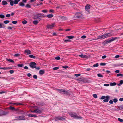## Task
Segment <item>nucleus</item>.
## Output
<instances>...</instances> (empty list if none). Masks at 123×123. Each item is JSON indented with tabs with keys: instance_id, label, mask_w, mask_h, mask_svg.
Returning <instances> with one entry per match:
<instances>
[{
	"instance_id": "f257e3e1",
	"label": "nucleus",
	"mask_w": 123,
	"mask_h": 123,
	"mask_svg": "<svg viewBox=\"0 0 123 123\" xmlns=\"http://www.w3.org/2000/svg\"><path fill=\"white\" fill-rule=\"evenodd\" d=\"M113 35V34L110 33H108L104 34L103 35H100L97 37L95 39V40H97L100 39H104L108 37H109Z\"/></svg>"
},
{
	"instance_id": "f03ea898",
	"label": "nucleus",
	"mask_w": 123,
	"mask_h": 123,
	"mask_svg": "<svg viewBox=\"0 0 123 123\" xmlns=\"http://www.w3.org/2000/svg\"><path fill=\"white\" fill-rule=\"evenodd\" d=\"M69 115L73 118L76 119H82V117L80 116H78L74 112L70 113L69 114Z\"/></svg>"
},
{
	"instance_id": "7ed1b4c3",
	"label": "nucleus",
	"mask_w": 123,
	"mask_h": 123,
	"mask_svg": "<svg viewBox=\"0 0 123 123\" xmlns=\"http://www.w3.org/2000/svg\"><path fill=\"white\" fill-rule=\"evenodd\" d=\"M118 38L117 37H112L109 39H108L105 40L103 42V43L104 45L106 44L111 42L113 41Z\"/></svg>"
},
{
	"instance_id": "20e7f679",
	"label": "nucleus",
	"mask_w": 123,
	"mask_h": 123,
	"mask_svg": "<svg viewBox=\"0 0 123 123\" xmlns=\"http://www.w3.org/2000/svg\"><path fill=\"white\" fill-rule=\"evenodd\" d=\"M15 118H16L14 120H25L26 118L25 117L24 115H21L18 116L16 117Z\"/></svg>"
},
{
	"instance_id": "39448f33",
	"label": "nucleus",
	"mask_w": 123,
	"mask_h": 123,
	"mask_svg": "<svg viewBox=\"0 0 123 123\" xmlns=\"http://www.w3.org/2000/svg\"><path fill=\"white\" fill-rule=\"evenodd\" d=\"M41 16L46 17L44 15H42V14L40 13H37L34 16V19H38Z\"/></svg>"
},
{
	"instance_id": "423d86ee",
	"label": "nucleus",
	"mask_w": 123,
	"mask_h": 123,
	"mask_svg": "<svg viewBox=\"0 0 123 123\" xmlns=\"http://www.w3.org/2000/svg\"><path fill=\"white\" fill-rule=\"evenodd\" d=\"M36 64L34 62H32L30 63L29 66L31 68H34L36 67Z\"/></svg>"
},
{
	"instance_id": "0eeeda50",
	"label": "nucleus",
	"mask_w": 123,
	"mask_h": 123,
	"mask_svg": "<svg viewBox=\"0 0 123 123\" xmlns=\"http://www.w3.org/2000/svg\"><path fill=\"white\" fill-rule=\"evenodd\" d=\"M55 24L53 23L51 25H48L47 26V28L49 29H51L53 28L55 26Z\"/></svg>"
},
{
	"instance_id": "6e6552de",
	"label": "nucleus",
	"mask_w": 123,
	"mask_h": 123,
	"mask_svg": "<svg viewBox=\"0 0 123 123\" xmlns=\"http://www.w3.org/2000/svg\"><path fill=\"white\" fill-rule=\"evenodd\" d=\"M90 7V6L89 5L87 4L85 6V10L86 11H87V12H89Z\"/></svg>"
},
{
	"instance_id": "1a4fd4ad",
	"label": "nucleus",
	"mask_w": 123,
	"mask_h": 123,
	"mask_svg": "<svg viewBox=\"0 0 123 123\" xmlns=\"http://www.w3.org/2000/svg\"><path fill=\"white\" fill-rule=\"evenodd\" d=\"M65 120V119L64 118L59 116L56 117L55 118V121H57V120Z\"/></svg>"
},
{
	"instance_id": "9d476101",
	"label": "nucleus",
	"mask_w": 123,
	"mask_h": 123,
	"mask_svg": "<svg viewBox=\"0 0 123 123\" xmlns=\"http://www.w3.org/2000/svg\"><path fill=\"white\" fill-rule=\"evenodd\" d=\"M77 80L78 82H85V79L84 78H80L77 79Z\"/></svg>"
},
{
	"instance_id": "9b49d317",
	"label": "nucleus",
	"mask_w": 123,
	"mask_h": 123,
	"mask_svg": "<svg viewBox=\"0 0 123 123\" xmlns=\"http://www.w3.org/2000/svg\"><path fill=\"white\" fill-rule=\"evenodd\" d=\"M35 113L36 114H40L42 112V111L38 108L35 109Z\"/></svg>"
},
{
	"instance_id": "f8f14e48",
	"label": "nucleus",
	"mask_w": 123,
	"mask_h": 123,
	"mask_svg": "<svg viewBox=\"0 0 123 123\" xmlns=\"http://www.w3.org/2000/svg\"><path fill=\"white\" fill-rule=\"evenodd\" d=\"M79 56L80 57L86 59L88 57L87 55L83 54L79 55Z\"/></svg>"
},
{
	"instance_id": "ddd939ff",
	"label": "nucleus",
	"mask_w": 123,
	"mask_h": 123,
	"mask_svg": "<svg viewBox=\"0 0 123 123\" xmlns=\"http://www.w3.org/2000/svg\"><path fill=\"white\" fill-rule=\"evenodd\" d=\"M110 97L108 96H107L105 98L106 99H104L103 100V101L105 102H108L109 99H110Z\"/></svg>"
},
{
	"instance_id": "4468645a",
	"label": "nucleus",
	"mask_w": 123,
	"mask_h": 123,
	"mask_svg": "<svg viewBox=\"0 0 123 123\" xmlns=\"http://www.w3.org/2000/svg\"><path fill=\"white\" fill-rule=\"evenodd\" d=\"M18 113L20 115H24L25 113V112L22 110H21L18 112Z\"/></svg>"
},
{
	"instance_id": "2eb2a0df",
	"label": "nucleus",
	"mask_w": 123,
	"mask_h": 123,
	"mask_svg": "<svg viewBox=\"0 0 123 123\" xmlns=\"http://www.w3.org/2000/svg\"><path fill=\"white\" fill-rule=\"evenodd\" d=\"M24 53L27 55H28L31 53V51L29 50H26L24 51Z\"/></svg>"
},
{
	"instance_id": "dca6fc26",
	"label": "nucleus",
	"mask_w": 123,
	"mask_h": 123,
	"mask_svg": "<svg viewBox=\"0 0 123 123\" xmlns=\"http://www.w3.org/2000/svg\"><path fill=\"white\" fill-rule=\"evenodd\" d=\"M28 116L31 117H37V116L32 114H29L27 115Z\"/></svg>"
},
{
	"instance_id": "f3484780",
	"label": "nucleus",
	"mask_w": 123,
	"mask_h": 123,
	"mask_svg": "<svg viewBox=\"0 0 123 123\" xmlns=\"http://www.w3.org/2000/svg\"><path fill=\"white\" fill-rule=\"evenodd\" d=\"M45 72V71L43 70H40L39 72L40 74L42 75Z\"/></svg>"
},
{
	"instance_id": "a211bd4d",
	"label": "nucleus",
	"mask_w": 123,
	"mask_h": 123,
	"mask_svg": "<svg viewBox=\"0 0 123 123\" xmlns=\"http://www.w3.org/2000/svg\"><path fill=\"white\" fill-rule=\"evenodd\" d=\"M13 0H9L10 5L11 6H13L14 5V1H13Z\"/></svg>"
},
{
	"instance_id": "6ab92c4d",
	"label": "nucleus",
	"mask_w": 123,
	"mask_h": 123,
	"mask_svg": "<svg viewBox=\"0 0 123 123\" xmlns=\"http://www.w3.org/2000/svg\"><path fill=\"white\" fill-rule=\"evenodd\" d=\"M9 109L10 110L12 111H15L16 110V108H15L12 106H10L9 107Z\"/></svg>"
},
{
	"instance_id": "aec40b11",
	"label": "nucleus",
	"mask_w": 123,
	"mask_h": 123,
	"mask_svg": "<svg viewBox=\"0 0 123 123\" xmlns=\"http://www.w3.org/2000/svg\"><path fill=\"white\" fill-rule=\"evenodd\" d=\"M63 92L64 93V94H69V92L67 90H65L64 89L63 91Z\"/></svg>"
},
{
	"instance_id": "412c9836",
	"label": "nucleus",
	"mask_w": 123,
	"mask_h": 123,
	"mask_svg": "<svg viewBox=\"0 0 123 123\" xmlns=\"http://www.w3.org/2000/svg\"><path fill=\"white\" fill-rule=\"evenodd\" d=\"M64 89H57V91L58 92H59L60 93H62V92H63V91Z\"/></svg>"
},
{
	"instance_id": "4be33fe9",
	"label": "nucleus",
	"mask_w": 123,
	"mask_h": 123,
	"mask_svg": "<svg viewBox=\"0 0 123 123\" xmlns=\"http://www.w3.org/2000/svg\"><path fill=\"white\" fill-rule=\"evenodd\" d=\"M10 104H13L14 105H21L22 104L20 103H12V102H11L10 103Z\"/></svg>"
},
{
	"instance_id": "5701e85b",
	"label": "nucleus",
	"mask_w": 123,
	"mask_h": 123,
	"mask_svg": "<svg viewBox=\"0 0 123 123\" xmlns=\"http://www.w3.org/2000/svg\"><path fill=\"white\" fill-rule=\"evenodd\" d=\"M45 16L48 18H51L53 17V15L52 14H49Z\"/></svg>"
},
{
	"instance_id": "b1692460",
	"label": "nucleus",
	"mask_w": 123,
	"mask_h": 123,
	"mask_svg": "<svg viewBox=\"0 0 123 123\" xmlns=\"http://www.w3.org/2000/svg\"><path fill=\"white\" fill-rule=\"evenodd\" d=\"M75 16V17L78 18H81L82 17V16L81 15H77L76 14Z\"/></svg>"
},
{
	"instance_id": "393cba45",
	"label": "nucleus",
	"mask_w": 123,
	"mask_h": 123,
	"mask_svg": "<svg viewBox=\"0 0 123 123\" xmlns=\"http://www.w3.org/2000/svg\"><path fill=\"white\" fill-rule=\"evenodd\" d=\"M2 4L3 5H5L7 4V3L5 1H3L2 2Z\"/></svg>"
},
{
	"instance_id": "a878e982",
	"label": "nucleus",
	"mask_w": 123,
	"mask_h": 123,
	"mask_svg": "<svg viewBox=\"0 0 123 123\" xmlns=\"http://www.w3.org/2000/svg\"><path fill=\"white\" fill-rule=\"evenodd\" d=\"M20 1V0H15L14 1V3L15 4H17Z\"/></svg>"
},
{
	"instance_id": "bb28decb",
	"label": "nucleus",
	"mask_w": 123,
	"mask_h": 123,
	"mask_svg": "<svg viewBox=\"0 0 123 123\" xmlns=\"http://www.w3.org/2000/svg\"><path fill=\"white\" fill-rule=\"evenodd\" d=\"M110 85L111 86H113L116 85V83L115 82L111 83Z\"/></svg>"
},
{
	"instance_id": "cd10ccee",
	"label": "nucleus",
	"mask_w": 123,
	"mask_h": 123,
	"mask_svg": "<svg viewBox=\"0 0 123 123\" xmlns=\"http://www.w3.org/2000/svg\"><path fill=\"white\" fill-rule=\"evenodd\" d=\"M7 60L11 62H12L13 63H14V61L10 59H7Z\"/></svg>"
},
{
	"instance_id": "c85d7f7f",
	"label": "nucleus",
	"mask_w": 123,
	"mask_h": 123,
	"mask_svg": "<svg viewBox=\"0 0 123 123\" xmlns=\"http://www.w3.org/2000/svg\"><path fill=\"white\" fill-rule=\"evenodd\" d=\"M20 6L23 7L25 6V4L22 2H20L19 4Z\"/></svg>"
},
{
	"instance_id": "c756f323",
	"label": "nucleus",
	"mask_w": 123,
	"mask_h": 123,
	"mask_svg": "<svg viewBox=\"0 0 123 123\" xmlns=\"http://www.w3.org/2000/svg\"><path fill=\"white\" fill-rule=\"evenodd\" d=\"M68 38L70 39L73 38H74V37L72 36H68L67 37Z\"/></svg>"
},
{
	"instance_id": "7c9ffc66",
	"label": "nucleus",
	"mask_w": 123,
	"mask_h": 123,
	"mask_svg": "<svg viewBox=\"0 0 123 123\" xmlns=\"http://www.w3.org/2000/svg\"><path fill=\"white\" fill-rule=\"evenodd\" d=\"M29 56L31 58H33V59H35V56L33 55H29Z\"/></svg>"
},
{
	"instance_id": "2f4dec72",
	"label": "nucleus",
	"mask_w": 123,
	"mask_h": 123,
	"mask_svg": "<svg viewBox=\"0 0 123 123\" xmlns=\"http://www.w3.org/2000/svg\"><path fill=\"white\" fill-rule=\"evenodd\" d=\"M5 27V25L2 24L0 23V28H4Z\"/></svg>"
},
{
	"instance_id": "473e14b6",
	"label": "nucleus",
	"mask_w": 123,
	"mask_h": 123,
	"mask_svg": "<svg viewBox=\"0 0 123 123\" xmlns=\"http://www.w3.org/2000/svg\"><path fill=\"white\" fill-rule=\"evenodd\" d=\"M33 23L35 25H36L38 23V21L37 20H34L33 22Z\"/></svg>"
},
{
	"instance_id": "72a5a7b5",
	"label": "nucleus",
	"mask_w": 123,
	"mask_h": 123,
	"mask_svg": "<svg viewBox=\"0 0 123 123\" xmlns=\"http://www.w3.org/2000/svg\"><path fill=\"white\" fill-rule=\"evenodd\" d=\"M20 55V54L19 53H17L15 54L14 55L16 57H18Z\"/></svg>"
},
{
	"instance_id": "f704fd0d",
	"label": "nucleus",
	"mask_w": 123,
	"mask_h": 123,
	"mask_svg": "<svg viewBox=\"0 0 123 123\" xmlns=\"http://www.w3.org/2000/svg\"><path fill=\"white\" fill-rule=\"evenodd\" d=\"M97 76L100 77H103V76L102 75V74L100 73L98 74H97Z\"/></svg>"
},
{
	"instance_id": "c9c22d12",
	"label": "nucleus",
	"mask_w": 123,
	"mask_h": 123,
	"mask_svg": "<svg viewBox=\"0 0 123 123\" xmlns=\"http://www.w3.org/2000/svg\"><path fill=\"white\" fill-rule=\"evenodd\" d=\"M18 67H22L23 66V65L22 64H19L17 65Z\"/></svg>"
},
{
	"instance_id": "e433bc0d",
	"label": "nucleus",
	"mask_w": 123,
	"mask_h": 123,
	"mask_svg": "<svg viewBox=\"0 0 123 123\" xmlns=\"http://www.w3.org/2000/svg\"><path fill=\"white\" fill-rule=\"evenodd\" d=\"M42 12L44 13H47V10H42Z\"/></svg>"
},
{
	"instance_id": "4c0bfd02",
	"label": "nucleus",
	"mask_w": 123,
	"mask_h": 123,
	"mask_svg": "<svg viewBox=\"0 0 123 123\" xmlns=\"http://www.w3.org/2000/svg\"><path fill=\"white\" fill-rule=\"evenodd\" d=\"M99 66V64L98 63H97L96 64H94L93 65V67H97L98 66Z\"/></svg>"
},
{
	"instance_id": "58836bf2",
	"label": "nucleus",
	"mask_w": 123,
	"mask_h": 123,
	"mask_svg": "<svg viewBox=\"0 0 123 123\" xmlns=\"http://www.w3.org/2000/svg\"><path fill=\"white\" fill-rule=\"evenodd\" d=\"M8 112L6 111H3L2 113V114L3 115H6L8 113Z\"/></svg>"
},
{
	"instance_id": "ea45409f",
	"label": "nucleus",
	"mask_w": 123,
	"mask_h": 123,
	"mask_svg": "<svg viewBox=\"0 0 123 123\" xmlns=\"http://www.w3.org/2000/svg\"><path fill=\"white\" fill-rule=\"evenodd\" d=\"M26 7L27 8H31V6L29 4H27L26 6Z\"/></svg>"
},
{
	"instance_id": "a19ab883",
	"label": "nucleus",
	"mask_w": 123,
	"mask_h": 123,
	"mask_svg": "<svg viewBox=\"0 0 123 123\" xmlns=\"http://www.w3.org/2000/svg\"><path fill=\"white\" fill-rule=\"evenodd\" d=\"M117 77H119V76L123 77V74H117Z\"/></svg>"
},
{
	"instance_id": "79ce46f5",
	"label": "nucleus",
	"mask_w": 123,
	"mask_h": 123,
	"mask_svg": "<svg viewBox=\"0 0 123 123\" xmlns=\"http://www.w3.org/2000/svg\"><path fill=\"white\" fill-rule=\"evenodd\" d=\"M62 68H63L66 69L68 68V66L67 65L64 66H62Z\"/></svg>"
},
{
	"instance_id": "37998d69",
	"label": "nucleus",
	"mask_w": 123,
	"mask_h": 123,
	"mask_svg": "<svg viewBox=\"0 0 123 123\" xmlns=\"http://www.w3.org/2000/svg\"><path fill=\"white\" fill-rule=\"evenodd\" d=\"M118 101V100L116 98H114V99H113V102L115 103L117 102Z\"/></svg>"
},
{
	"instance_id": "c03bdc74",
	"label": "nucleus",
	"mask_w": 123,
	"mask_h": 123,
	"mask_svg": "<svg viewBox=\"0 0 123 123\" xmlns=\"http://www.w3.org/2000/svg\"><path fill=\"white\" fill-rule=\"evenodd\" d=\"M27 22V21L25 20H24L22 22V23L23 24H26Z\"/></svg>"
},
{
	"instance_id": "a18cd8bd",
	"label": "nucleus",
	"mask_w": 123,
	"mask_h": 123,
	"mask_svg": "<svg viewBox=\"0 0 123 123\" xmlns=\"http://www.w3.org/2000/svg\"><path fill=\"white\" fill-rule=\"evenodd\" d=\"M20 109H19L18 108H17L16 109V110H15L16 111V112L17 113H18V112L19 111Z\"/></svg>"
},
{
	"instance_id": "49530a36",
	"label": "nucleus",
	"mask_w": 123,
	"mask_h": 123,
	"mask_svg": "<svg viewBox=\"0 0 123 123\" xmlns=\"http://www.w3.org/2000/svg\"><path fill=\"white\" fill-rule=\"evenodd\" d=\"M10 22L9 20H5L4 21V23L5 24H6Z\"/></svg>"
},
{
	"instance_id": "de8ad7c7",
	"label": "nucleus",
	"mask_w": 123,
	"mask_h": 123,
	"mask_svg": "<svg viewBox=\"0 0 123 123\" xmlns=\"http://www.w3.org/2000/svg\"><path fill=\"white\" fill-rule=\"evenodd\" d=\"M1 69H3L4 70H6L7 69H9L7 67H1Z\"/></svg>"
},
{
	"instance_id": "09e8293b",
	"label": "nucleus",
	"mask_w": 123,
	"mask_h": 123,
	"mask_svg": "<svg viewBox=\"0 0 123 123\" xmlns=\"http://www.w3.org/2000/svg\"><path fill=\"white\" fill-rule=\"evenodd\" d=\"M106 97V96H103L101 97V98H100V99H103L105 98Z\"/></svg>"
},
{
	"instance_id": "8fccbe9b",
	"label": "nucleus",
	"mask_w": 123,
	"mask_h": 123,
	"mask_svg": "<svg viewBox=\"0 0 123 123\" xmlns=\"http://www.w3.org/2000/svg\"><path fill=\"white\" fill-rule=\"evenodd\" d=\"M55 59L57 60H59L60 59V57L59 56H57L55 57Z\"/></svg>"
},
{
	"instance_id": "3c124183",
	"label": "nucleus",
	"mask_w": 123,
	"mask_h": 123,
	"mask_svg": "<svg viewBox=\"0 0 123 123\" xmlns=\"http://www.w3.org/2000/svg\"><path fill=\"white\" fill-rule=\"evenodd\" d=\"M101 66H104L106 65V63H101L100 64Z\"/></svg>"
},
{
	"instance_id": "603ef678",
	"label": "nucleus",
	"mask_w": 123,
	"mask_h": 123,
	"mask_svg": "<svg viewBox=\"0 0 123 123\" xmlns=\"http://www.w3.org/2000/svg\"><path fill=\"white\" fill-rule=\"evenodd\" d=\"M33 77L34 79H37V77L36 75H34L33 76Z\"/></svg>"
},
{
	"instance_id": "864d4df0",
	"label": "nucleus",
	"mask_w": 123,
	"mask_h": 123,
	"mask_svg": "<svg viewBox=\"0 0 123 123\" xmlns=\"http://www.w3.org/2000/svg\"><path fill=\"white\" fill-rule=\"evenodd\" d=\"M93 96L95 98H97V96L96 94H93Z\"/></svg>"
},
{
	"instance_id": "5fc2aeb1",
	"label": "nucleus",
	"mask_w": 123,
	"mask_h": 123,
	"mask_svg": "<svg viewBox=\"0 0 123 123\" xmlns=\"http://www.w3.org/2000/svg\"><path fill=\"white\" fill-rule=\"evenodd\" d=\"M0 17L1 18H3L5 17V16L3 14H1L0 15Z\"/></svg>"
},
{
	"instance_id": "6e6d98bb",
	"label": "nucleus",
	"mask_w": 123,
	"mask_h": 123,
	"mask_svg": "<svg viewBox=\"0 0 123 123\" xmlns=\"http://www.w3.org/2000/svg\"><path fill=\"white\" fill-rule=\"evenodd\" d=\"M59 68L57 67H55L53 68V69L54 70H56L59 69Z\"/></svg>"
},
{
	"instance_id": "4d7b16f0",
	"label": "nucleus",
	"mask_w": 123,
	"mask_h": 123,
	"mask_svg": "<svg viewBox=\"0 0 123 123\" xmlns=\"http://www.w3.org/2000/svg\"><path fill=\"white\" fill-rule=\"evenodd\" d=\"M118 120L120 122H122L123 121V120L120 118H118Z\"/></svg>"
},
{
	"instance_id": "13d9d810",
	"label": "nucleus",
	"mask_w": 123,
	"mask_h": 123,
	"mask_svg": "<svg viewBox=\"0 0 123 123\" xmlns=\"http://www.w3.org/2000/svg\"><path fill=\"white\" fill-rule=\"evenodd\" d=\"M109 103L111 104H112L113 103V101L112 100H111L109 101Z\"/></svg>"
},
{
	"instance_id": "bf43d9fd",
	"label": "nucleus",
	"mask_w": 123,
	"mask_h": 123,
	"mask_svg": "<svg viewBox=\"0 0 123 123\" xmlns=\"http://www.w3.org/2000/svg\"><path fill=\"white\" fill-rule=\"evenodd\" d=\"M9 72L10 74H12L14 73V71L13 70H10Z\"/></svg>"
},
{
	"instance_id": "052dcab7",
	"label": "nucleus",
	"mask_w": 123,
	"mask_h": 123,
	"mask_svg": "<svg viewBox=\"0 0 123 123\" xmlns=\"http://www.w3.org/2000/svg\"><path fill=\"white\" fill-rule=\"evenodd\" d=\"M109 85V84H105L104 85V86H108Z\"/></svg>"
},
{
	"instance_id": "680f3d73",
	"label": "nucleus",
	"mask_w": 123,
	"mask_h": 123,
	"mask_svg": "<svg viewBox=\"0 0 123 123\" xmlns=\"http://www.w3.org/2000/svg\"><path fill=\"white\" fill-rule=\"evenodd\" d=\"M86 37V36L85 35H83L81 37V38L83 39L85 38Z\"/></svg>"
},
{
	"instance_id": "e2e57ef3",
	"label": "nucleus",
	"mask_w": 123,
	"mask_h": 123,
	"mask_svg": "<svg viewBox=\"0 0 123 123\" xmlns=\"http://www.w3.org/2000/svg\"><path fill=\"white\" fill-rule=\"evenodd\" d=\"M80 75H81L80 74H75L74 75L76 77H78L80 76Z\"/></svg>"
},
{
	"instance_id": "0e129e2a",
	"label": "nucleus",
	"mask_w": 123,
	"mask_h": 123,
	"mask_svg": "<svg viewBox=\"0 0 123 123\" xmlns=\"http://www.w3.org/2000/svg\"><path fill=\"white\" fill-rule=\"evenodd\" d=\"M12 23L14 24H16L17 22V21H13L12 22Z\"/></svg>"
},
{
	"instance_id": "69168bd1",
	"label": "nucleus",
	"mask_w": 123,
	"mask_h": 123,
	"mask_svg": "<svg viewBox=\"0 0 123 123\" xmlns=\"http://www.w3.org/2000/svg\"><path fill=\"white\" fill-rule=\"evenodd\" d=\"M106 57H107V56H106L104 55L102 57V58L103 59H105V58H106Z\"/></svg>"
},
{
	"instance_id": "338daca9",
	"label": "nucleus",
	"mask_w": 123,
	"mask_h": 123,
	"mask_svg": "<svg viewBox=\"0 0 123 123\" xmlns=\"http://www.w3.org/2000/svg\"><path fill=\"white\" fill-rule=\"evenodd\" d=\"M24 69H28V68L27 66H25L24 67Z\"/></svg>"
},
{
	"instance_id": "774afa93",
	"label": "nucleus",
	"mask_w": 123,
	"mask_h": 123,
	"mask_svg": "<svg viewBox=\"0 0 123 123\" xmlns=\"http://www.w3.org/2000/svg\"><path fill=\"white\" fill-rule=\"evenodd\" d=\"M119 100L120 101H123V98H121L119 99Z\"/></svg>"
}]
</instances>
